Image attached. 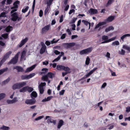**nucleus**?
Masks as SVG:
<instances>
[{"label": "nucleus", "instance_id": "obj_1", "mask_svg": "<svg viewBox=\"0 0 130 130\" xmlns=\"http://www.w3.org/2000/svg\"><path fill=\"white\" fill-rule=\"evenodd\" d=\"M115 17L113 16H110L105 20L104 21L100 22L97 24L95 27V28H97L99 27L106 24L107 23L112 21L114 19Z\"/></svg>", "mask_w": 130, "mask_h": 130}, {"label": "nucleus", "instance_id": "obj_2", "mask_svg": "<svg viewBox=\"0 0 130 130\" xmlns=\"http://www.w3.org/2000/svg\"><path fill=\"white\" fill-rule=\"evenodd\" d=\"M117 39L116 36L112 37L110 39H108V37L107 36L104 35L102 36V40L104 41L101 43H108L111 41H114Z\"/></svg>", "mask_w": 130, "mask_h": 130}, {"label": "nucleus", "instance_id": "obj_3", "mask_svg": "<svg viewBox=\"0 0 130 130\" xmlns=\"http://www.w3.org/2000/svg\"><path fill=\"white\" fill-rule=\"evenodd\" d=\"M26 84V83L24 82L17 83L14 84L12 88L14 90L19 89L24 86Z\"/></svg>", "mask_w": 130, "mask_h": 130}, {"label": "nucleus", "instance_id": "obj_4", "mask_svg": "<svg viewBox=\"0 0 130 130\" xmlns=\"http://www.w3.org/2000/svg\"><path fill=\"white\" fill-rule=\"evenodd\" d=\"M92 48L91 47H89L88 48L83 50L80 52V54L83 55L84 54H88L90 53L92 51Z\"/></svg>", "mask_w": 130, "mask_h": 130}, {"label": "nucleus", "instance_id": "obj_5", "mask_svg": "<svg viewBox=\"0 0 130 130\" xmlns=\"http://www.w3.org/2000/svg\"><path fill=\"white\" fill-rule=\"evenodd\" d=\"M11 20L13 21H16L17 20L18 21H19L20 20L21 18L20 17H19L17 13L16 12H14L11 15Z\"/></svg>", "mask_w": 130, "mask_h": 130}, {"label": "nucleus", "instance_id": "obj_6", "mask_svg": "<svg viewBox=\"0 0 130 130\" xmlns=\"http://www.w3.org/2000/svg\"><path fill=\"white\" fill-rule=\"evenodd\" d=\"M36 102V100L35 99H29L25 100V103L27 105H32L35 104Z\"/></svg>", "mask_w": 130, "mask_h": 130}, {"label": "nucleus", "instance_id": "obj_7", "mask_svg": "<svg viewBox=\"0 0 130 130\" xmlns=\"http://www.w3.org/2000/svg\"><path fill=\"white\" fill-rule=\"evenodd\" d=\"M45 85L46 83H41L39 86L38 88L40 93L41 94L43 93L44 91L43 87L45 86Z\"/></svg>", "mask_w": 130, "mask_h": 130}, {"label": "nucleus", "instance_id": "obj_8", "mask_svg": "<svg viewBox=\"0 0 130 130\" xmlns=\"http://www.w3.org/2000/svg\"><path fill=\"white\" fill-rule=\"evenodd\" d=\"M20 52H18L15 55L14 57L13 58L10 62L11 63L15 64L18 61V56L20 54Z\"/></svg>", "mask_w": 130, "mask_h": 130}, {"label": "nucleus", "instance_id": "obj_9", "mask_svg": "<svg viewBox=\"0 0 130 130\" xmlns=\"http://www.w3.org/2000/svg\"><path fill=\"white\" fill-rule=\"evenodd\" d=\"M12 52L11 51H9L8 52H7L5 55L4 58L1 61L0 63V67L2 65V63L3 62H4V60L6 59L7 58H8L10 55L11 53Z\"/></svg>", "mask_w": 130, "mask_h": 130}, {"label": "nucleus", "instance_id": "obj_10", "mask_svg": "<svg viewBox=\"0 0 130 130\" xmlns=\"http://www.w3.org/2000/svg\"><path fill=\"white\" fill-rule=\"evenodd\" d=\"M50 27V25L45 26L42 29V33L43 34L45 33L49 29Z\"/></svg>", "mask_w": 130, "mask_h": 130}, {"label": "nucleus", "instance_id": "obj_11", "mask_svg": "<svg viewBox=\"0 0 130 130\" xmlns=\"http://www.w3.org/2000/svg\"><path fill=\"white\" fill-rule=\"evenodd\" d=\"M89 12L91 14H97L98 13L97 10L96 9L91 8L89 11Z\"/></svg>", "mask_w": 130, "mask_h": 130}, {"label": "nucleus", "instance_id": "obj_12", "mask_svg": "<svg viewBox=\"0 0 130 130\" xmlns=\"http://www.w3.org/2000/svg\"><path fill=\"white\" fill-rule=\"evenodd\" d=\"M75 43L73 42L70 43H67L64 44V47L66 48H69L70 47L74 46Z\"/></svg>", "mask_w": 130, "mask_h": 130}, {"label": "nucleus", "instance_id": "obj_13", "mask_svg": "<svg viewBox=\"0 0 130 130\" xmlns=\"http://www.w3.org/2000/svg\"><path fill=\"white\" fill-rule=\"evenodd\" d=\"M18 101L17 98H15L12 100H7V102L8 104H11L17 102Z\"/></svg>", "mask_w": 130, "mask_h": 130}, {"label": "nucleus", "instance_id": "obj_14", "mask_svg": "<svg viewBox=\"0 0 130 130\" xmlns=\"http://www.w3.org/2000/svg\"><path fill=\"white\" fill-rule=\"evenodd\" d=\"M130 37V34H127L123 35L120 37V41L121 40L122 41H124V39H126V37Z\"/></svg>", "mask_w": 130, "mask_h": 130}, {"label": "nucleus", "instance_id": "obj_15", "mask_svg": "<svg viewBox=\"0 0 130 130\" xmlns=\"http://www.w3.org/2000/svg\"><path fill=\"white\" fill-rule=\"evenodd\" d=\"M42 47L40 51V53L41 54H42L45 52L46 49V46L44 44H42Z\"/></svg>", "mask_w": 130, "mask_h": 130}, {"label": "nucleus", "instance_id": "obj_16", "mask_svg": "<svg viewBox=\"0 0 130 130\" xmlns=\"http://www.w3.org/2000/svg\"><path fill=\"white\" fill-rule=\"evenodd\" d=\"M37 66L36 64H35L32 66L27 68L25 71V72H29L33 70Z\"/></svg>", "mask_w": 130, "mask_h": 130}, {"label": "nucleus", "instance_id": "obj_17", "mask_svg": "<svg viewBox=\"0 0 130 130\" xmlns=\"http://www.w3.org/2000/svg\"><path fill=\"white\" fill-rule=\"evenodd\" d=\"M28 39L27 38H25V39L22 40L19 46L20 47H22L23 45L27 41Z\"/></svg>", "mask_w": 130, "mask_h": 130}, {"label": "nucleus", "instance_id": "obj_18", "mask_svg": "<svg viewBox=\"0 0 130 130\" xmlns=\"http://www.w3.org/2000/svg\"><path fill=\"white\" fill-rule=\"evenodd\" d=\"M16 69L18 72H22L24 71L23 69L21 67L15 66L13 67V69Z\"/></svg>", "mask_w": 130, "mask_h": 130}, {"label": "nucleus", "instance_id": "obj_19", "mask_svg": "<svg viewBox=\"0 0 130 130\" xmlns=\"http://www.w3.org/2000/svg\"><path fill=\"white\" fill-rule=\"evenodd\" d=\"M98 68H95L92 70L90 71L86 75V77H87L91 75L95 71L97 70Z\"/></svg>", "mask_w": 130, "mask_h": 130}, {"label": "nucleus", "instance_id": "obj_20", "mask_svg": "<svg viewBox=\"0 0 130 130\" xmlns=\"http://www.w3.org/2000/svg\"><path fill=\"white\" fill-rule=\"evenodd\" d=\"M45 120H47V122L49 124L50 123H51L53 119L51 118V117L49 116H47L46 117Z\"/></svg>", "mask_w": 130, "mask_h": 130}, {"label": "nucleus", "instance_id": "obj_21", "mask_svg": "<svg viewBox=\"0 0 130 130\" xmlns=\"http://www.w3.org/2000/svg\"><path fill=\"white\" fill-rule=\"evenodd\" d=\"M64 122L61 120H60L58 124L57 127L58 128H60L63 125Z\"/></svg>", "mask_w": 130, "mask_h": 130}, {"label": "nucleus", "instance_id": "obj_22", "mask_svg": "<svg viewBox=\"0 0 130 130\" xmlns=\"http://www.w3.org/2000/svg\"><path fill=\"white\" fill-rule=\"evenodd\" d=\"M20 2L18 1H16L13 4L14 6L11 8V9H13L14 8H18V5L20 3Z\"/></svg>", "mask_w": 130, "mask_h": 130}, {"label": "nucleus", "instance_id": "obj_23", "mask_svg": "<svg viewBox=\"0 0 130 130\" xmlns=\"http://www.w3.org/2000/svg\"><path fill=\"white\" fill-rule=\"evenodd\" d=\"M64 54V53L63 52H61V55H59L58 57L56 58L53 61V62H57L58 61L60 58Z\"/></svg>", "mask_w": 130, "mask_h": 130}, {"label": "nucleus", "instance_id": "obj_24", "mask_svg": "<svg viewBox=\"0 0 130 130\" xmlns=\"http://www.w3.org/2000/svg\"><path fill=\"white\" fill-rule=\"evenodd\" d=\"M63 70L68 73H70L71 72L70 69L67 67L64 66Z\"/></svg>", "mask_w": 130, "mask_h": 130}, {"label": "nucleus", "instance_id": "obj_25", "mask_svg": "<svg viewBox=\"0 0 130 130\" xmlns=\"http://www.w3.org/2000/svg\"><path fill=\"white\" fill-rule=\"evenodd\" d=\"M114 29V28L112 26H110L107 28L105 29V31L106 32H108L110 30H113Z\"/></svg>", "mask_w": 130, "mask_h": 130}, {"label": "nucleus", "instance_id": "obj_26", "mask_svg": "<svg viewBox=\"0 0 130 130\" xmlns=\"http://www.w3.org/2000/svg\"><path fill=\"white\" fill-rule=\"evenodd\" d=\"M53 98V96H49L47 98H45L44 99H43L42 101V102H45L48 101L50 100Z\"/></svg>", "mask_w": 130, "mask_h": 130}, {"label": "nucleus", "instance_id": "obj_27", "mask_svg": "<svg viewBox=\"0 0 130 130\" xmlns=\"http://www.w3.org/2000/svg\"><path fill=\"white\" fill-rule=\"evenodd\" d=\"M37 94L35 91L32 92L31 94V97L32 98H36L37 96Z\"/></svg>", "mask_w": 130, "mask_h": 130}, {"label": "nucleus", "instance_id": "obj_28", "mask_svg": "<svg viewBox=\"0 0 130 130\" xmlns=\"http://www.w3.org/2000/svg\"><path fill=\"white\" fill-rule=\"evenodd\" d=\"M64 66L58 65L57 66V69L58 70H63L64 67Z\"/></svg>", "mask_w": 130, "mask_h": 130}, {"label": "nucleus", "instance_id": "obj_29", "mask_svg": "<svg viewBox=\"0 0 130 130\" xmlns=\"http://www.w3.org/2000/svg\"><path fill=\"white\" fill-rule=\"evenodd\" d=\"M90 58L88 57L87 56L86 59L85 61V64L87 65H88L90 63Z\"/></svg>", "mask_w": 130, "mask_h": 130}, {"label": "nucleus", "instance_id": "obj_30", "mask_svg": "<svg viewBox=\"0 0 130 130\" xmlns=\"http://www.w3.org/2000/svg\"><path fill=\"white\" fill-rule=\"evenodd\" d=\"M26 51H23L22 53V55L21 57V59L22 60L24 59V60H25V58H24V57L25 55L26 54Z\"/></svg>", "mask_w": 130, "mask_h": 130}, {"label": "nucleus", "instance_id": "obj_31", "mask_svg": "<svg viewBox=\"0 0 130 130\" xmlns=\"http://www.w3.org/2000/svg\"><path fill=\"white\" fill-rule=\"evenodd\" d=\"M44 117V116H40L36 118L34 120L36 121H37L39 120H40L41 119H42Z\"/></svg>", "mask_w": 130, "mask_h": 130}, {"label": "nucleus", "instance_id": "obj_32", "mask_svg": "<svg viewBox=\"0 0 130 130\" xmlns=\"http://www.w3.org/2000/svg\"><path fill=\"white\" fill-rule=\"evenodd\" d=\"M122 48L125 49L129 52H130V47L129 46L126 45H123Z\"/></svg>", "mask_w": 130, "mask_h": 130}, {"label": "nucleus", "instance_id": "obj_33", "mask_svg": "<svg viewBox=\"0 0 130 130\" xmlns=\"http://www.w3.org/2000/svg\"><path fill=\"white\" fill-rule=\"evenodd\" d=\"M119 44V42L118 41H116L112 42V45L113 46L118 45Z\"/></svg>", "mask_w": 130, "mask_h": 130}, {"label": "nucleus", "instance_id": "obj_34", "mask_svg": "<svg viewBox=\"0 0 130 130\" xmlns=\"http://www.w3.org/2000/svg\"><path fill=\"white\" fill-rule=\"evenodd\" d=\"M28 86L25 87L23 88L20 89V91L21 92H24L27 90Z\"/></svg>", "mask_w": 130, "mask_h": 130}, {"label": "nucleus", "instance_id": "obj_35", "mask_svg": "<svg viewBox=\"0 0 130 130\" xmlns=\"http://www.w3.org/2000/svg\"><path fill=\"white\" fill-rule=\"evenodd\" d=\"M35 73H32L31 74L28 75H27V79H29L31 78L32 77H33L34 76H35Z\"/></svg>", "mask_w": 130, "mask_h": 130}, {"label": "nucleus", "instance_id": "obj_36", "mask_svg": "<svg viewBox=\"0 0 130 130\" xmlns=\"http://www.w3.org/2000/svg\"><path fill=\"white\" fill-rule=\"evenodd\" d=\"M8 34L7 33L4 34L1 36L4 39H6L8 38Z\"/></svg>", "mask_w": 130, "mask_h": 130}, {"label": "nucleus", "instance_id": "obj_37", "mask_svg": "<svg viewBox=\"0 0 130 130\" xmlns=\"http://www.w3.org/2000/svg\"><path fill=\"white\" fill-rule=\"evenodd\" d=\"M12 29V27L10 26H8L6 29V30L7 32H9Z\"/></svg>", "mask_w": 130, "mask_h": 130}, {"label": "nucleus", "instance_id": "obj_38", "mask_svg": "<svg viewBox=\"0 0 130 130\" xmlns=\"http://www.w3.org/2000/svg\"><path fill=\"white\" fill-rule=\"evenodd\" d=\"M10 80L9 78H7L6 79L4 80L2 82V85H4L8 83Z\"/></svg>", "mask_w": 130, "mask_h": 130}, {"label": "nucleus", "instance_id": "obj_39", "mask_svg": "<svg viewBox=\"0 0 130 130\" xmlns=\"http://www.w3.org/2000/svg\"><path fill=\"white\" fill-rule=\"evenodd\" d=\"M0 129L3 130H8L9 129V128L8 127L3 126L1 127Z\"/></svg>", "mask_w": 130, "mask_h": 130}, {"label": "nucleus", "instance_id": "obj_40", "mask_svg": "<svg viewBox=\"0 0 130 130\" xmlns=\"http://www.w3.org/2000/svg\"><path fill=\"white\" fill-rule=\"evenodd\" d=\"M47 76L48 77L52 78V77L54 76V75L51 73H48Z\"/></svg>", "mask_w": 130, "mask_h": 130}, {"label": "nucleus", "instance_id": "obj_41", "mask_svg": "<svg viewBox=\"0 0 130 130\" xmlns=\"http://www.w3.org/2000/svg\"><path fill=\"white\" fill-rule=\"evenodd\" d=\"M113 1V0H108L107 4H106V6H108L110 5Z\"/></svg>", "mask_w": 130, "mask_h": 130}, {"label": "nucleus", "instance_id": "obj_42", "mask_svg": "<svg viewBox=\"0 0 130 130\" xmlns=\"http://www.w3.org/2000/svg\"><path fill=\"white\" fill-rule=\"evenodd\" d=\"M118 53L119 54L122 55H124L125 53V51L123 49H122L121 51H119Z\"/></svg>", "mask_w": 130, "mask_h": 130}, {"label": "nucleus", "instance_id": "obj_43", "mask_svg": "<svg viewBox=\"0 0 130 130\" xmlns=\"http://www.w3.org/2000/svg\"><path fill=\"white\" fill-rule=\"evenodd\" d=\"M7 68L2 69L0 70V75L1 74L4 72L6 71L7 70Z\"/></svg>", "mask_w": 130, "mask_h": 130}, {"label": "nucleus", "instance_id": "obj_44", "mask_svg": "<svg viewBox=\"0 0 130 130\" xmlns=\"http://www.w3.org/2000/svg\"><path fill=\"white\" fill-rule=\"evenodd\" d=\"M82 22L86 26H87L88 24H89L90 23L88 22V21L84 20H82Z\"/></svg>", "mask_w": 130, "mask_h": 130}, {"label": "nucleus", "instance_id": "obj_45", "mask_svg": "<svg viewBox=\"0 0 130 130\" xmlns=\"http://www.w3.org/2000/svg\"><path fill=\"white\" fill-rule=\"evenodd\" d=\"M6 96V95L5 93H1L0 94V100L4 98Z\"/></svg>", "mask_w": 130, "mask_h": 130}, {"label": "nucleus", "instance_id": "obj_46", "mask_svg": "<svg viewBox=\"0 0 130 130\" xmlns=\"http://www.w3.org/2000/svg\"><path fill=\"white\" fill-rule=\"evenodd\" d=\"M50 7L49 6H47V8L45 9L44 11V14L45 15H46L47 13L50 9Z\"/></svg>", "mask_w": 130, "mask_h": 130}, {"label": "nucleus", "instance_id": "obj_47", "mask_svg": "<svg viewBox=\"0 0 130 130\" xmlns=\"http://www.w3.org/2000/svg\"><path fill=\"white\" fill-rule=\"evenodd\" d=\"M29 7L28 6H27L25 8L23 9L22 10V12L24 13L26 12L28 10Z\"/></svg>", "mask_w": 130, "mask_h": 130}, {"label": "nucleus", "instance_id": "obj_48", "mask_svg": "<svg viewBox=\"0 0 130 130\" xmlns=\"http://www.w3.org/2000/svg\"><path fill=\"white\" fill-rule=\"evenodd\" d=\"M52 2L50 0H48L46 4H47V6L50 7V5L52 3Z\"/></svg>", "mask_w": 130, "mask_h": 130}, {"label": "nucleus", "instance_id": "obj_49", "mask_svg": "<svg viewBox=\"0 0 130 130\" xmlns=\"http://www.w3.org/2000/svg\"><path fill=\"white\" fill-rule=\"evenodd\" d=\"M48 77L47 76H43L42 78V79L44 80V81H47L48 80Z\"/></svg>", "mask_w": 130, "mask_h": 130}, {"label": "nucleus", "instance_id": "obj_50", "mask_svg": "<svg viewBox=\"0 0 130 130\" xmlns=\"http://www.w3.org/2000/svg\"><path fill=\"white\" fill-rule=\"evenodd\" d=\"M130 111V106H128L126 108V112H129Z\"/></svg>", "mask_w": 130, "mask_h": 130}, {"label": "nucleus", "instance_id": "obj_51", "mask_svg": "<svg viewBox=\"0 0 130 130\" xmlns=\"http://www.w3.org/2000/svg\"><path fill=\"white\" fill-rule=\"evenodd\" d=\"M6 13L5 12H3L1 13L0 14V18L6 17Z\"/></svg>", "mask_w": 130, "mask_h": 130}, {"label": "nucleus", "instance_id": "obj_52", "mask_svg": "<svg viewBox=\"0 0 130 130\" xmlns=\"http://www.w3.org/2000/svg\"><path fill=\"white\" fill-rule=\"evenodd\" d=\"M65 90L63 89L59 92V94L60 95H62L64 94L65 92Z\"/></svg>", "mask_w": 130, "mask_h": 130}, {"label": "nucleus", "instance_id": "obj_53", "mask_svg": "<svg viewBox=\"0 0 130 130\" xmlns=\"http://www.w3.org/2000/svg\"><path fill=\"white\" fill-rule=\"evenodd\" d=\"M110 71L111 73V75L112 76H116V74L115 72H113L111 70H110Z\"/></svg>", "mask_w": 130, "mask_h": 130}, {"label": "nucleus", "instance_id": "obj_54", "mask_svg": "<svg viewBox=\"0 0 130 130\" xmlns=\"http://www.w3.org/2000/svg\"><path fill=\"white\" fill-rule=\"evenodd\" d=\"M6 0H4L1 3H0V6H2L4 5L5 2Z\"/></svg>", "mask_w": 130, "mask_h": 130}, {"label": "nucleus", "instance_id": "obj_55", "mask_svg": "<svg viewBox=\"0 0 130 130\" xmlns=\"http://www.w3.org/2000/svg\"><path fill=\"white\" fill-rule=\"evenodd\" d=\"M110 54L108 52H107L105 55V56L108 58H110Z\"/></svg>", "mask_w": 130, "mask_h": 130}, {"label": "nucleus", "instance_id": "obj_56", "mask_svg": "<svg viewBox=\"0 0 130 130\" xmlns=\"http://www.w3.org/2000/svg\"><path fill=\"white\" fill-rule=\"evenodd\" d=\"M27 90L29 92H31L33 91V89L31 87H28Z\"/></svg>", "mask_w": 130, "mask_h": 130}, {"label": "nucleus", "instance_id": "obj_57", "mask_svg": "<svg viewBox=\"0 0 130 130\" xmlns=\"http://www.w3.org/2000/svg\"><path fill=\"white\" fill-rule=\"evenodd\" d=\"M66 34H63L61 37V39H64L66 37Z\"/></svg>", "mask_w": 130, "mask_h": 130}, {"label": "nucleus", "instance_id": "obj_58", "mask_svg": "<svg viewBox=\"0 0 130 130\" xmlns=\"http://www.w3.org/2000/svg\"><path fill=\"white\" fill-rule=\"evenodd\" d=\"M55 39H53V40L51 41V43L52 44L54 43H56L59 40H56V41L55 40Z\"/></svg>", "mask_w": 130, "mask_h": 130}, {"label": "nucleus", "instance_id": "obj_59", "mask_svg": "<svg viewBox=\"0 0 130 130\" xmlns=\"http://www.w3.org/2000/svg\"><path fill=\"white\" fill-rule=\"evenodd\" d=\"M27 75H23L21 77V78L22 79H27Z\"/></svg>", "mask_w": 130, "mask_h": 130}, {"label": "nucleus", "instance_id": "obj_60", "mask_svg": "<svg viewBox=\"0 0 130 130\" xmlns=\"http://www.w3.org/2000/svg\"><path fill=\"white\" fill-rule=\"evenodd\" d=\"M48 63V61H45L43 62V65H47Z\"/></svg>", "mask_w": 130, "mask_h": 130}, {"label": "nucleus", "instance_id": "obj_61", "mask_svg": "<svg viewBox=\"0 0 130 130\" xmlns=\"http://www.w3.org/2000/svg\"><path fill=\"white\" fill-rule=\"evenodd\" d=\"M77 20V18H74L72 19V20L71 21V23H73L75 22V21Z\"/></svg>", "mask_w": 130, "mask_h": 130}, {"label": "nucleus", "instance_id": "obj_62", "mask_svg": "<svg viewBox=\"0 0 130 130\" xmlns=\"http://www.w3.org/2000/svg\"><path fill=\"white\" fill-rule=\"evenodd\" d=\"M54 52L57 55H59L60 53V52L56 50H54Z\"/></svg>", "mask_w": 130, "mask_h": 130}, {"label": "nucleus", "instance_id": "obj_63", "mask_svg": "<svg viewBox=\"0 0 130 130\" xmlns=\"http://www.w3.org/2000/svg\"><path fill=\"white\" fill-rule=\"evenodd\" d=\"M72 27V29L73 30H75V27H76L75 25V24H72L71 25Z\"/></svg>", "mask_w": 130, "mask_h": 130}, {"label": "nucleus", "instance_id": "obj_64", "mask_svg": "<svg viewBox=\"0 0 130 130\" xmlns=\"http://www.w3.org/2000/svg\"><path fill=\"white\" fill-rule=\"evenodd\" d=\"M107 85V83H104L102 85L101 88H104Z\"/></svg>", "mask_w": 130, "mask_h": 130}]
</instances>
